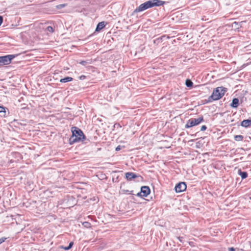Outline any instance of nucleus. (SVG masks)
Masks as SVG:
<instances>
[{
    "label": "nucleus",
    "instance_id": "f257e3e1",
    "mask_svg": "<svg viewBox=\"0 0 251 251\" xmlns=\"http://www.w3.org/2000/svg\"><path fill=\"white\" fill-rule=\"evenodd\" d=\"M165 3V1L161 0H150L140 4L134 10V12H140L154 6H161Z\"/></svg>",
    "mask_w": 251,
    "mask_h": 251
},
{
    "label": "nucleus",
    "instance_id": "f03ea898",
    "mask_svg": "<svg viewBox=\"0 0 251 251\" xmlns=\"http://www.w3.org/2000/svg\"><path fill=\"white\" fill-rule=\"evenodd\" d=\"M72 135L69 139V143L72 145L75 143L83 141L85 136L82 131L79 128L74 126L72 127Z\"/></svg>",
    "mask_w": 251,
    "mask_h": 251
},
{
    "label": "nucleus",
    "instance_id": "7ed1b4c3",
    "mask_svg": "<svg viewBox=\"0 0 251 251\" xmlns=\"http://www.w3.org/2000/svg\"><path fill=\"white\" fill-rule=\"evenodd\" d=\"M227 89L224 87H218L215 89L211 95L209 96L207 99L205 100V103L211 102L214 100H217L222 98L225 93L226 92Z\"/></svg>",
    "mask_w": 251,
    "mask_h": 251
},
{
    "label": "nucleus",
    "instance_id": "20e7f679",
    "mask_svg": "<svg viewBox=\"0 0 251 251\" xmlns=\"http://www.w3.org/2000/svg\"><path fill=\"white\" fill-rule=\"evenodd\" d=\"M204 121L203 116H201L197 119L192 118L189 119L185 126L186 128H189L194 126L199 125L201 123Z\"/></svg>",
    "mask_w": 251,
    "mask_h": 251
},
{
    "label": "nucleus",
    "instance_id": "39448f33",
    "mask_svg": "<svg viewBox=\"0 0 251 251\" xmlns=\"http://www.w3.org/2000/svg\"><path fill=\"white\" fill-rule=\"evenodd\" d=\"M15 57V55L13 54L0 56V66H3L10 64L12 60Z\"/></svg>",
    "mask_w": 251,
    "mask_h": 251
},
{
    "label": "nucleus",
    "instance_id": "423d86ee",
    "mask_svg": "<svg viewBox=\"0 0 251 251\" xmlns=\"http://www.w3.org/2000/svg\"><path fill=\"white\" fill-rule=\"evenodd\" d=\"M187 188L186 184L184 182H180L175 186V189L176 193H180L184 191Z\"/></svg>",
    "mask_w": 251,
    "mask_h": 251
},
{
    "label": "nucleus",
    "instance_id": "0eeeda50",
    "mask_svg": "<svg viewBox=\"0 0 251 251\" xmlns=\"http://www.w3.org/2000/svg\"><path fill=\"white\" fill-rule=\"evenodd\" d=\"M125 177L127 181H131L133 179H135V178H138V177H140L141 179L143 178V177L141 176H140L139 175H137V174H136L135 173H133V172H126L125 174Z\"/></svg>",
    "mask_w": 251,
    "mask_h": 251
},
{
    "label": "nucleus",
    "instance_id": "6e6552de",
    "mask_svg": "<svg viewBox=\"0 0 251 251\" xmlns=\"http://www.w3.org/2000/svg\"><path fill=\"white\" fill-rule=\"evenodd\" d=\"M143 197H147L151 193V190L149 186H142L140 191Z\"/></svg>",
    "mask_w": 251,
    "mask_h": 251
},
{
    "label": "nucleus",
    "instance_id": "1a4fd4ad",
    "mask_svg": "<svg viewBox=\"0 0 251 251\" xmlns=\"http://www.w3.org/2000/svg\"><path fill=\"white\" fill-rule=\"evenodd\" d=\"M239 105V100L238 98H233L232 100L231 103L230 104V106L232 108H237Z\"/></svg>",
    "mask_w": 251,
    "mask_h": 251
},
{
    "label": "nucleus",
    "instance_id": "9d476101",
    "mask_svg": "<svg viewBox=\"0 0 251 251\" xmlns=\"http://www.w3.org/2000/svg\"><path fill=\"white\" fill-rule=\"evenodd\" d=\"M243 23H244L243 21L241 22H234L231 24V27L235 30L238 29L242 27Z\"/></svg>",
    "mask_w": 251,
    "mask_h": 251
},
{
    "label": "nucleus",
    "instance_id": "9b49d317",
    "mask_svg": "<svg viewBox=\"0 0 251 251\" xmlns=\"http://www.w3.org/2000/svg\"><path fill=\"white\" fill-rule=\"evenodd\" d=\"M241 126L244 127H248L251 126V118L250 119L244 120L241 123Z\"/></svg>",
    "mask_w": 251,
    "mask_h": 251
},
{
    "label": "nucleus",
    "instance_id": "f8f14e48",
    "mask_svg": "<svg viewBox=\"0 0 251 251\" xmlns=\"http://www.w3.org/2000/svg\"><path fill=\"white\" fill-rule=\"evenodd\" d=\"M105 26V22H101L98 23V24L97 25L95 31H99L101 29H102L103 28H104Z\"/></svg>",
    "mask_w": 251,
    "mask_h": 251
},
{
    "label": "nucleus",
    "instance_id": "ddd939ff",
    "mask_svg": "<svg viewBox=\"0 0 251 251\" xmlns=\"http://www.w3.org/2000/svg\"><path fill=\"white\" fill-rule=\"evenodd\" d=\"M238 173L241 176L242 179H244L248 177V173L246 172H242L241 169H239Z\"/></svg>",
    "mask_w": 251,
    "mask_h": 251
},
{
    "label": "nucleus",
    "instance_id": "4468645a",
    "mask_svg": "<svg viewBox=\"0 0 251 251\" xmlns=\"http://www.w3.org/2000/svg\"><path fill=\"white\" fill-rule=\"evenodd\" d=\"M73 80V78L72 77L67 76L63 78H62L60 80V82L62 83H66L68 82L71 81Z\"/></svg>",
    "mask_w": 251,
    "mask_h": 251
},
{
    "label": "nucleus",
    "instance_id": "2eb2a0df",
    "mask_svg": "<svg viewBox=\"0 0 251 251\" xmlns=\"http://www.w3.org/2000/svg\"><path fill=\"white\" fill-rule=\"evenodd\" d=\"M6 107L3 106H0V113L1 114V116L5 117L6 115Z\"/></svg>",
    "mask_w": 251,
    "mask_h": 251
},
{
    "label": "nucleus",
    "instance_id": "dca6fc26",
    "mask_svg": "<svg viewBox=\"0 0 251 251\" xmlns=\"http://www.w3.org/2000/svg\"><path fill=\"white\" fill-rule=\"evenodd\" d=\"M234 139L236 141H242L244 140V136L241 135H235Z\"/></svg>",
    "mask_w": 251,
    "mask_h": 251
},
{
    "label": "nucleus",
    "instance_id": "f3484780",
    "mask_svg": "<svg viewBox=\"0 0 251 251\" xmlns=\"http://www.w3.org/2000/svg\"><path fill=\"white\" fill-rule=\"evenodd\" d=\"M185 85L188 87H192L193 85V83L191 81V80L189 79H187L185 81Z\"/></svg>",
    "mask_w": 251,
    "mask_h": 251
},
{
    "label": "nucleus",
    "instance_id": "a211bd4d",
    "mask_svg": "<svg viewBox=\"0 0 251 251\" xmlns=\"http://www.w3.org/2000/svg\"><path fill=\"white\" fill-rule=\"evenodd\" d=\"M47 30L50 32L52 33L54 32L53 28L51 26H49L47 27Z\"/></svg>",
    "mask_w": 251,
    "mask_h": 251
},
{
    "label": "nucleus",
    "instance_id": "6ab92c4d",
    "mask_svg": "<svg viewBox=\"0 0 251 251\" xmlns=\"http://www.w3.org/2000/svg\"><path fill=\"white\" fill-rule=\"evenodd\" d=\"M178 240L179 241V242L181 243H184V238L183 237H182V236H179V237H177Z\"/></svg>",
    "mask_w": 251,
    "mask_h": 251
},
{
    "label": "nucleus",
    "instance_id": "aec40b11",
    "mask_svg": "<svg viewBox=\"0 0 251 251\" xmlns=\"http://www.w3.org/2000/svg\"><path fill=\"white\" fill-rule=\"evenodd\" d=\"M83 225L85 227H90L91 226V224L87 222H84Z\"/></svg>",
    "mask_w": 251,
    "mask_h": 251
},
{
    "label": "nucleus",
    "instance_id": "412c9836",
    "mask_svg": "<svg viewBox=\"0 0 251 251\" xmlns=\"http://www.w3.org/2000/svg\"><path fill=\"white\" fill-rule=\"evenodd\" d=\"M120 189H121V192L122 193V194H126V193H127L129 192V190H126V189H122V188H121V186L120 187Z\"/></svg>",
    "mask_w": 251,
    "mask_h": 251
},
{
    "label": "nucleus",
    "instance_id": "4be33fe9",
    "mask_svg": "<svg viewBox=\"0 0 251 251\" xmlns=\"http://www.w3.org/2000/svg\"><path fill=\"white\" fill-rule=\"evenodd\" d=\"M66 5V4H59V5L56 6V8H58V9H61V8H62L63 7H65Z\"/></svg>",
    "mask_w": 251,
    "mask_h": 251
},
{
    "label": "nucleus",
    "instance_id": "5701e85b",
    "mask_svg": "<svg viewBox=\"0 0 251 251\" xmlns=\"http://www.w3.org/2000/svg\"><path fill=\"white\" fill-rule=\"evenodd\" d=\"M6 239V238L4 237L0 238V245L1 244H2V243H3L5 241Z\"/></svg>",
    "mask_w": 251,
    "mask_h": 251
},
{
    "label": "nucleus",
    "instance_id": "b1692460",
    "mask_svg": "<svg viewBox=\"0 0 251 251\" xmlns=\"http://www.w3.org/2000/svg\"><path fill=\"white\" fill-rule=\"evenodd\" d=\"M207 129V126L205 125H203L201 128V131H205Z\"/></svg>",
    "mask_w": 251,
    "mask_h": 251
},
{
    "label": "nucleus",
    "instance_id": "393cba45",
    "mask_svg": "<svg viewBox=\"0 0 251 251\" xmlns=\"http://www.w3.org/2000/svg\"><path fill=\"white\" fill-rule=\"evenodd\" d=\"M79 63L83 66H85L88 63V62L87 61H81L79 62Z\"/></svg>",
    "mask_w": 251,
    "mask_h": 251
},
{
    "label": "nucleus",
    "instance_id": "a878e982",
    "mask_svg": "<svg viewBox=\"0 0 251 251\" xmlns=\"http://www.w3.org/2000/svg\"><path fill=\"white\" fill-rule=\"evenodd\" d=\"M61 249H63L66 251H68L70 249L69 248V246H67V247H64V246H61Z\"/></svg>",
    "mask_w": 251,
    "mask_h": 251
},
{
    "label": "nucleus",
    "instance_id": "bb28decb",
    "mask_svg": "<svg viewBox=\"0 0 251 251\" xmlns=\"http://www.w3.org/2000/svg\"><path fill=\"white\" fill-rule=\"evenodd\" d=\"M86 76L84 75H80L79 77V79L80 80H83L85 78H86Z\"/></svg>",
    "mask_w": 251,
    "mask_h": 251
},
{
    "label": "nucleus",
    "instance_id": "cd10ccee",
    "mask_svg": "<svg viewBox=\"0 0 251 251\" xmlns=\"http://www.w3.org/2000/svg\"><path fill=\"white\" fill-rule=\"evenodd\" d=\"M122 149V146H121L120 145H119L118 146H117L116 148V151H119L120 150H121Z\"/></svg>",
    "mask_w": 251,
    "mask_h": 251
},
{
    "label": "nucleus",
    "instance_id": "c85d7f7f",
    "mask_svg": "<svg viewBox=\"0 0 251 251\" xmlns=\"http://www.w3.org/2000/svg\"><path fill=\"white\" fill-rule=\"evenodd\" d=\"M73 245H74V242H71L69 243V246H69V248L70 249H71V248H72V247H73Z\"/></svg>",
    "mask_w": 251,
    "mask_h": 251
},
{
    "label": "nucleus",
    "instance_id": "c756f323",
    "mask_svg": "<svg viewBox=\"0 0 251 251\" xmlns=\"http://www.w3.org/2000/svg\"><path fill=\"white\" fill-rule=\"evenodd\" d=\"M136 196H138V197H143V196H142V194L141 191L140 192L138 193L137 194Z\"/></svg>",
    "mask_w": 251,
    "mask_h": 251
},
{
    "label": "nucleus",
    "instance_id": "7c9ffc66",
    "mask_svg": "<svg viewBox=\"0 0 251 251\" xmlns=\"http://www.w3.org/2000/svg\"><path fill=\"white\" fill-rule=\"evenodd\" d=\"M3 22V17L1 16H0V25L2 24Z\"/></svg>",
    "mask_w": 251,
    "mask_h": 251
},
{
    "label": "nucleus",
    "instance_id": "2f4dec72",
    "mask_svg": "<svg viewBox=\"0 0 251 251\" xmlns=\"http://www.w3.org/2000/svg\"><path fill=\"white\" fill-rule=\"evenodd\" d=\"M228 250L229 251H235V250L233 247L229 248Z\"/></svg>",
    "mask_w": 251,
    "mask_h": 251
},
{
    "label": "nucleus",
    "instance_id": "473e14b6",
    "mask_svg": "<svg viewBox=\"0 0 251 251\" xmlns=\"http://www.w3.org/2000/svg\"><path fill=\"white\" fill-rule=\"evenodd\" d=\"M129 194H131V195L133 194V190H132V191H129Z\"/></svg>",
    "mask_w": 251,
    "mask_h": 251
}]
</instances>
